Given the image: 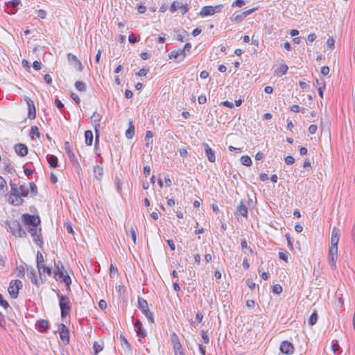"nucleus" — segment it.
<instances>
[{
	"label": "nucleus",
	"instance_id": "50",
	"mask_svg": "<svg viewBox=\"0 0 355 355\" xmlns=\"http://www.w3.org/2000/svg\"><path fill=\"white\" fill-rule=\"evenodd\" d=\"M246 284L251 290H254L255 288V283L251 279H248L246 280Z\"/></svg>",
	"mask_w": 355,
	"mask_h": 355
},
{
	"label": "nucleus",
	"instance_id": "41",
	"mask_svg": "<svg viewBox=\"0 0 355 355\" xmlns=\"http://www.w3.org/2000/svg\"><path fill=\"white\" fill-rule=\"evenodd\" d=\"M316 39V35L315 33H310L307 37L306 44L307 45H311L312 42Z\"/></svg>",
	"mask_w": 355,
	"mask_h": 355
},
{
	"label": "nucleus",
	"instance_id": "57",
	"mask_svg": "<svg viewBox=\"0 0 355 355\" xmlns=\"http://www.w3.org/2000/svg\"><path fill=\"white\" fill-rule=\"evenodd\" d=\"M180 9L182 10V14L184 15L189 11V5L187 3L182 4Z\"/></svg>",
	"mask_w": 355,
	"mask_h": 355
},
{
	"label": "nucleus",
	"instance_id": "20",
	"mask_svg": "<svg viewBox=\"0 0 355 355\" xmlns=\"http://www.w3.org/2000/svg\"><path fill=\"white\" fill-rule=\"evenodd\" d=\"M237 213L240 215H241L243 217L247 218L248 217V207L245 204V202L241 200L240 202V205L237 207L236 209Z\"/></svg>",
	"mask_w": 355,
	"mask_h": 355
},
{
	"label": "nucleus",
	"instance_id": "54",
	"mask_svg": "<svg viewBox=\"0 0 355 355\" xmlns=\"http://www.w3.org/2000/svg\"><path fill=\"white\" fill-rule=\"evenodd\" d=\"M286 164L291 165L293 164L295 162V159L291 155H288L284 159Z\"/></svg>",
	"mask_w": 355,
	"mask_h": 355
},
{
	"label": "nucleus",
	"instance_id": "48",
	"mask_svg": "<svg viewBox=\"0 0 355 355\" xmlns=\"http://www.w3.org/2000/svg\"><path fill=\"white\" fill-rule=\"evenodd\" d=\"M148 71H149V69H146L144 68H142L138 72L136 73V76H146Z\"/></svg>",
	"mask_w": 355,
	"mask_h": 355
},
{
	"label": "nucleus",
	"instance_id": "63",
	"mask_svg": "<svg viewBox=\"0 0 355 355\" xmlns=\"http://www.w3.org/2000/svg\"><path fill=\"white\" fill-rule=\"evenodd\" d=\"M309 130V134H311V135L315 134L316 132V131H317V125H313V124L311 125L309 127V130Z\"/></svg>",
	"mask_w": 355,
	"mask_h": 355
},
{
	"label": "nucleus",
	"instance_id": "8",
	"mask_svg": "<svg viewBox=\"0 0 355 355\" xmlns=\"http://www.w3.org/2000/svg\"><path fill=\"white\" fill-rule=\"evenodd\" d=\"M58 330H59V334H60V338L61 340L62 341L64 345H68L69 343V329L67 328V327L65 324H61L60 325Z\"/></svg>",
	"mask_w": 355,
	"mask_h": 355
},
{
	"label": "nucleus",
	"instance_id": "56",
	"mask_svg": "<svg viewBox=\"0 0 355 355\" xmlns=\"http://www.w3.org/2000/svg\"><path fill=\"white\" fill-rule=\"evenodd\" d=\"M5 188H7V183L6 180L0 176V191H3Z\"/></svg>",
	"mask_w": 355,
	"mask_h": 355
},
{
	"label": "nucleus",
	"instance_id": "5",
	"mask_svg": "<svg viewBox=\"0 0 355 355\" xmlns=\"http://www.w3.org/2000/svg\"><path fill=\"white\" fill-rule=\"evenodd\" d=\"M9 228L12 235L19 238L26 236V231L21 227L20 223L17 220H12L8 223Z\"/></svg>",
	"mask_w": 355,
	"mask_h": 355
},
{
	"label": "nucleus",
	"instance_id": "34",
	"mask_svg": "<svg viewBox=\"0 0 355 355\" xmlns=\"http://www.w3.org/2000/svg\"><path fill=\"white\" fill-rule=\"evenodd\" d=\"M318 313L316 312V311H315L310 316L309 318V325L311 326H313L314 325L317 321H318Z\"/></svg>",
	"mask_w": 355,
	"mask_h": 355
},
{
	"label": "nucleus",
	"instance_id": "18",
	"mask_svg": "<svg viewBox=\"0 0 355 355\" xmlns=\"http://www.w3.org/2000/svg\"><path fill=\"white\" fill-rule=\"evenodd\" d=\"M16 153L20 157H24L28 153V148L25 144H17L15 146Z\"/></svg>",
	"mask_w": 355,
	"mask_h": 355
},
{
	"label": "nucleus",
	"instance_id": "2",
	"mask_svg": "<svg viewBox=\"0 0 355 355\" xmlns=\"http://www.w3.org/2000/svg\"><path fill=\"white\" fill-rule=\"evenodd\" d=\"M54 266L55 268V270L54 271V278L57 281L60 280L61 282H64L65 284L67 290L68 291H70V285L71 284V279L69 275L67 274V272L64 269V267L62 265V262L54 261Z\"/></svg>",
	"mask_w": 355,
	"mask_h": 355
},
{
	"label": "nucleus",
	"instance_id": "13",
	"mask_svg": "<svg viewBox=\"0 0 355 355\" xmlns=\"http://www.w3.org/2000/svg\"><path fill=\"white\" fill-rule=\"evenodd\" d=\"M205 155L210 162H215L216 161V155L215 151L212 150V148L207 144V143L203 142L202 144Z\"/></svg>",
	"mask_w": 355,
	"mask_h": 355
},
{
	"label": "nucleus",
	"instance_id": "49",
	"mask_svg": "<svg viewBox=\"0 0 355 355\" xmlns=\"http://www.w3.org/2000/svg\"><path fill=\"white\" fill-rule=\"evenodd\" d=\"M279 258L286 262L288 261V252H279Z\"/></svg>",
	"mask_w": 355,
	"mask_h": 355
},
{
	"label": "nucleus",
	"instance_id": "33",
	"mask_svg": "<svg viewBox=\"0 0 355 355\" xmlns=\"http://www.w3.org/2000/svg\"><path fill=\"white\" fill-rule=\"evenodd\" d=\"M153 133L150 130H148L146 133L145 141H146V146H148L150 144H153Z\"/></svg>",
	"mask_w": 355,
	"mask_h": 355
},
{
	"label": "nucleus",
	"instance_id": "43",
	"mask_svg": "<svg viewBox=\"0 0 355 355\" xmlns=\"http://www.w3.org/2000/svg\"><path fill=\"white\" fill-rule=\"evenodd\" d=\"M27 105H28V111H36L34 103L31 99L26 100Z\"/></svg>",
	"mask_w": 355,
	"mask_h": 355
},
{
	"label": "nucleus",
	"instance_id": "52",
	"mask_svg": "<svg viewBox=\"0 0 355 355\" xmlns=\"http://www.w3.org/2000/svg\"><path fill=\"white\" fill-rule=\"evenodd\" d=\"M244 5H245V1L243 0H236L232 3L233 7L236 6V7H239V8H241Z\"/></svg>",
	"mask_w": 355,
	"mask_h": 355
},
{
	"label": "nucleus",
	"instance_id": "30",
	"mask_svg": "<svg viewBox=\"0 0 355 355\" xmlns=\"http://www.w3.org/2000/svg\"><path fill=\"white\" fill-rule=\"evenodd\" d=\"M39 274H40V279L37 277V276L30 277L31 282L33 284H35V286H37V287H39L40 285L43 284L45 281V279H42V273L40 272Z\"/></svg>",
	"mask_w": 355,
	"mask_h": 355
},
{
	"label": "nucleus",
	"instance_id": "4",
	"mask_svg": "<svg viewBox=\"0 0 355 355\" xmlns=\"http://www.w3.org/2000/svg\"><path fill=\"white\" fill-rule=\"evenodd\" d=\"M339 238L331 237V247L329 250V263L331 269L336 268V262L338 259V243Z\"/></svg>",
	"mask_w": 355,
	"mask_h": 355
},
{
	"label": "nucleus",
	"instance_id": "37",
	"mask_svg": "<svg viewBox=\"0 0 355 355\" xmlns=\"http://www.w3.org/2000/svg\"><path fill=\"white\" fill-rule=\"evenodd\" d=\"M75 87L80 92H84L86 89V85L82 81H76L75 83Z\"/></svg>",
	"mask_w": 355,
	"mask_h": 355
},
{
	"label": "nucleus",
	"instance_id": "32",
	"mask_svg": "<svg viewBox=\"0 0 355 355\" xmlns=\"http://www.w3.org/2000/svg\"><path fill=\"white\" fill-rule=\"evenodd\" d=\"M241 162L243 165L250 166L252 165V162L251 158L248 155H243L241 157Z\"/></svg>",
	"mask_w": 355,
	"mask_h": 355
},
{
	"label": "nucleus",
	"instance_id": "47",
	"mask_svg": "<svg viewBox=\"0 0 355 355\" xmlns=\"http://www.w3.org/2000/svg\"><path fill=\"white\" fill-rule=\"evenodd\" d=\"M95 133H96V135H95V144H94L95 147L94 148H95V150H97L98 146L99 144V137H100L99 130H95Z\"/></svg>",
	"mask_w": 355,
	"mask_h": 355
},
{
	"label": "nucleus",
	"instance_id": "25",
	"mask_svg": "<svg viewBox=\"0 0 355 355\" xmlns=\"http://www.w3.org/2000/svg\"><path fill=\"white\" fill-rule=\"evenodd\" d=\"M129 127L128 130L125 131V137L128 139H132L135 135V125L133 121L132 120L129 121Z\"/></svg>",
	"mask_w": 355,
	"mask_h": 355
},
{
	"label": "nucleus",
	"instance_id": "15",
	"mask_svg": "<svg viewBox=\"0 0 355 355\" xmlns=\"http://www.w3.org/2000/svg\"><path fill=\"white\" fill-rule=\"evenodd\" d=\"M21 3L20 0H12L6 3V11L8 14H15L17 10L18 6Z\"/></svg>",
	"mask_w": 355,
	"mask_h": 355
},
{
	"label": "nucleus",
	"instance_id": "9",
	"mask_svg": "<svg viewBox=\"0 0 355 355\" xmlns=\"http://www.w3.org/2000/svg\"><path fill=\"white\" fill-rule=\"evenodd\" d=\"M133 325L135 328L137 336L140 338H144L146 336V331L142 327V323L140 320H134V317H132Z\"/></svg>",
	"mask_w": 355,
	"mask_h": 355
},
{
	"label": "nucleus",
	"instance_id": "28",
	"mask_svg": "<svg viewBox=\"0 0 355 355\" xmlns=\"http://www.w3.org/2000/svg\"><path fill=\"white\" fill-rule=\"evenodd\" d=\"M37 326L41 332H44L49 329V323L46 320H41L38 321Z\"/></svg>",
	"mask_w": 355,
	"mask_h": 355
},
{
	"label": "nucleus",
	"instance_id": "31",
	"mask_svg": "<svg viewBox=\"0 0 355 355\" xmlns=\"http://www.w3.org/2000/svg\"><path fill=\"white\" fill-rule=\"evenodd\" d=\"M103 349V343H100L98 342H94L93 345V349L94 351V354L98 355V354L101 352Z\"/></svg>",
	"mask_w": 355,
	"mask_h": 355
},
{
	"label": "nucleus",
	"instance_id": "46",
	"mask_svg": "<svg viewBox=\"0 0 355 355\" xmlns=\"http://www.w3.org/2000/svg\"><path fill=\"white\" fill-rule=\"evenodd\" d=\"M42 270L43 272H46L48 275H52V268L49 266H46L44 264L42 267Z\"/></svg>",
	"mask_w": 355,
	"mask_h": 355
},
{
	"label": "nucleus",
	"instance_id": "38",
	"mask_svg": "<svg viewBox=\"0 0 355 355\" xmlns=\"http://www.w3.org/2000/svg\"><path fill=\"white\" fill-rule=\"evenodd\" d=\"M180 6H181V5H180V3H179V2H178V1H173V2L171 3V6H170V8H169L170 12H171V13H174L175 11H177V10H178V8H180Z\"/></svg>",
	"mask_w": 355,
	"mask_h": 355
},
{
	"label": "nucleus",
	"instance_id": "10",
	"mask_svg": "<svg viewBox=\"0 0 355 355\" xmlns=\"http://www.w3.org/2000/svg\"><path fill=\"white\" fill-rule=\"evenodd\" d=\"M64 149L71 162L73 163V165L76 166V168H80L79 162L78 159L76 158L75 155L73 154L71 148V145L69 141H65Z\"/></svg>",
	"mask_w": 355,
	"mask_h": 355
},
{
	"label": "nucleus",
	"instance_id": "3",
	"mask_svg": "<svg viewBox=\"0 0 355 355\" xmlns=\"http://www.w3.org/2000/svg\"><path fill=\"white\" fill-rule=\"evenodd\" d=\"M53 291L56 293V295L58 297L60 315L61 318L63 319L69 314L71 311V307L70 300L67 295H61L58 290L56 291L53 289Z\"/></svg>",
	"mask_w": 355,
	"mask_h": 355
},
{
	"label": "nucleus",
	"instance_id": "14",
	"mask_svg": "<svg viewBox=\"0 0 355 355\" xmlns=\"http://www.w3.org/2000/svg\"><path fill=\"white\" fill-rule=\"evenodd\" d=\"M171 343L173 345L174 354L176 352H178L183 351V348L180 342L178 336L175 333H173L171 335Z\"/></svg>",
	"mask_w": 355,
	"mask_h": 355
},
{
	"label": "nucleus",
	"instance_id": "59",
	"mask_svg": "<svg viewBox=\"0 0 355 355\" xmlns=\"http://www.w3.org/2000/svg\"><path fill=\"white\" fill-rule=\"evenodd\" d=\"M320 73H321L323 76H327V75H328V74H329V67H327V66H324V67H321Z\"/></svg>",
	"mask_w": 355,
	"mask_h": 355
},
{
	"label": "nucleus",
	"instance_id": "53",
	"mask_svg": "<svg viewBox=\"0 0 355 355\" xmlns=\"http://www.w3.org/2000/svg\"><path fill=\"white\" fill-rule=\"evenodd\" d=\"M332 237L339 238L340 236V230L336 227H334L332 230L331 232Z\"/></svg>",
	"mask_w": 355,
	"mask_h": 355
},
{
	"label": "nucleus",
	"instance_id": "64",
	"mask_svg": "<svg viewBox=\"0 0 355 355\" xmlns=\"http://www.w3.org/2000/svg\"><path fill=\"white\" fill-rule=\"evenodd\" d=\"M98 306L101 309L105 310L107 308V302L104 300H101L98 302Z\"/></svg>",
	"mask_w": 355,
	"mask_h": 355
},
{
	"label": "nucleus",
	"instance_id": "29",
	"mask_svg": "<svg viewBox=\"0 0 355 355\" xmlns=\"http://www.w3.org/2000/svg\"><path fill=\"white\" fill-rule=\"evenodd\" d=\"M10 187H11V193H10V199L12 198V197H15V199H19V191L17 187V185L15 184H13V183H10ZM11 200H10V201Z\"/></svg>",
	"mask_w": 355,
	"mask_h": 355
},
{
	"label": "nucleus",
	"instance_id": "22",
	"mask_svg": "<svg viewBox=\"0 0 355 355\" xmlns=\"http://www.w3.org/2000/svg\"><path fill=\"white\" fill-rule=\"evenodd\" d=\"M44 259L42 254L41 253V252L37 251V255H36V265H37V268L38 270L39 273H40L42 267L44 265Z\"/></svg>",
	"mask_w": 355,
	"mask_h": 355
},
{
	"label": "nucleus",
	"instance_id": "58",
	"mask_svg": "<svg viewBox=\"0 0 355 355\" xmlns=\"http://www.w3.org/2000/svg\"><path fill=\"white\" fill-rule=\"evenodd\" d=\"M165 36H166V34L165 33H161L158 38H157V43H159V44H163L166 41V38H165Z\"/></svg>",
	"mask_w": 355,
	"mask_h": 355
},
{
	"label": "nucleus",
	"instance_id": "24",
	"mask_svg": "<svg viewBox=\"0 0 355 355\" xmlns=\"http://www.w3.org/2000/svg\"><path fill=\"white\" fill-rule=\"evenodd\" d=\"M47 162L49 164V166L51 168H55L58 166V159L55 155H47L46 156Z\"/></svg>",
	"mask_w": 355,
	"mask_h": 355
},
{
	"label": "nucleus",
	"instance_id": "26",
	"mask_svg": "<svg viewBox=\"0 0 355 355\" xmlns=\"http://www.w3.org/2000/svg\"><path fill=\"white\" fill-rule=\"evenodd\" d=\"M93 172L97 180H100L102 178L103 175V168L102 166L99 165L94 166Z\"/></svg>",
	"mask_w": 355,
	"mask_h": 355
},
{
	"label": "nucleus",
	"instance_id": "39",
	"mask_svg": "<svg viewBox=\"0 0 355 355\" xmlns=\"http://www.w3.org/2000/svg\"><path fill=\"white\" fill-rule=\"evenodd\" d=\"M272 291L274 294L279 295L282 292V287L279 284H275Z\"/></svg>",
	"mask_w": 355,
	"mask_h": 355
},
{
	"label": "nucleus",
	"instance_id": "60",
	"mask_svg": "<svg viewBox=\"0 0 355 355\" xmlns=\"http://www.w3.org/2000/svg\"><path fill=\"white\" fill-rule=\"evenodd\" d=\"M55 105L58 107V109L59 110H62V108H64V104L62 103V101L60 100H59L58 98H56L55 100Z\"/></svg>",
	"mask_w": 355,
	"mask_h": 355
},
{
	"label": "nucleus",
	"instance_id": "44",
	"mask_svg": "<svg viewBox=\"0 0 355 355\" xmlns=\"http://www.w3.org/2000/svg\"><path fill=\"white\" fill-rule=\"evenodd\" d=\"M30 190H31V193L33 196H36L37 195V188L36 184L34 182H31L30 183Z\"/></svg>",
	"mask_w": 355,
	"mask_h": 355
},
{
	"label": "nucleus",
	"instance_id": "17",
	"mask_svg": "<svg viewBox=\"0 0 355 355\" xmlns=\"http://www.w3.org/2000/svg\"><path fill=\"white\" fill-rule=\"evenodd\" d=\"M185 57L186 53L184 52V50H183V49H180L177 51L173 50L168 54L169 59H176L180 58L178 62L182 61Z\"/></svg>",
	"mask_w": 355,
	"mask_h": 355
},
{
	"label": "nucleus",
	"instance_id": "55",
	"mask_svg": "<svg viewBox=\"0 0 355 355\" xmlns=\"http://www.w3.org/2000/svg\"><path fill=\"white\" fill-rule=\"evenodd\" d=\"M41 66H42V63L40 61L35 60L33 63V67L36 71L41 69Z\"/></svg>",
	"mask_w": 355,
	"mask_h": 355
},
{
	"label": "nucleus",
	"instance_id": "1",
	"mask_svg": "<svg viewBox=\"0 0 355 355\" xmlns=\"http://www.w3.org/2000/svg\"><path fill=\"white\" fill-rule=\"evenodd\" d=\"M21 220L27 227V230L31 234L35 244L42 247L44 243L41 233L42 230L40 227L37 228L41 223L40 218L38 216L24 214L21 216Z\"/></svg>",
	"mask_w": 355,
	"mask_h": 355
},
{
	"label": "nucleus",
	"instance_id": "35",
	"mask_svg": "<svg viewBox=\"0 0 355 355\" xmlns=\"http://www.w3.org/2000/svg\"><path fill=\"white\" fill-rule=\"evenodd\" d=\"M30 135L32 139H34L35 137L39 138L40 137V133L38 128L37 126H32Z\"/></svg>",
	"mask_w": 355,
	"mask_h": 355
},
{
	"label": "nucleus",
	"instance_id": "16",
	"mask_svg": "<svg viewBox=\"0 0 355 355\" xmlns=\"http://www.w3.org/2000/svg\"><path fill=\"white\" fill-rule=\"evenodd\" d=\"M102 119V116L100 112H93L90 116V121L95 130H99L100 121Z\"/></svg>",
	"mask_w": 355,
	"mask_h": 355
},
{
	"label": "nucleus",
	"instance_id": "21",
	"mask_svg": "<svg viewBox=\"0 0 355 355\" xmlns=\"http://www.w3.org/2000/svg\"><path fill=\"white\" fill-rule=\"evenodd\" d=\"M201 17H207L214 15V11L211 6H203L199 12Z\"/></svg>",
	"mask_w": 355,
	"mask_h": 355
},
{
	"label": "nucleus",
	"instance_id": "12",
	"mask_svg": "<svg viewBox=\"0 0 355 355\" xmlns=\"http://www.w3.org/2000/svg\"><path fill=\"white\" fill-rule=\"evenodd\" d=\"M19 199H17V202H15L13 199L10 201V203L15 205H21L24 202V200L21 197H26L28 195V190L26 188L24 185L19 186Z\"/></svg>",
	"mask_w": 355,
	"mask_h": 355
},
{
	"label": "nucleus",
	"instance_id": "61",
	"mask_svg": "<svg viewBox=\"0 0 355 355\" xmlns=\"http://www.w3.org/2000/svg\"><path fill=\"white\" fill-rule=\"evenodd\" d=\"M37 17H40V18H41V19H44V18H46V11H45V10H42V9L39 10L37 11Z\"/></svg>",
	"mask_w": 355,
	"mask_h": 355
},
{
	"label": "nucleus",
	"instance_id": "45",
	"mask_svg": "<svg viewBox=\"0 0 355 355\" xmlns=\"http://www.w3.org/2000/svg\"><path fill=\"white\" fill-rule=\"evenodd\" d=\"M0 305L4 309H7L9 307L8 302L3 299L2 295L0 293Z\"/></svg>",
	"mask_w": 355,
	"mask_h": 355
},
{
	"label": "nucleus",
	"instance_id": "42",
	"mask_svg": "<svg viewBox=\"0 0 355 355\" xmlns=\"http://www.w3.org/2000/svg\"><path fill=\"white\" fill-rule=\"evenodd\" d=\"M120 339H121V345H125L128 349H130L131 345L128 343L127 339L123 336H122V335H121Z\"/></svg>",
	"mask_w": 355,
	"mask_h": 355
},
{
	"label": "nucleus",
	"instance_id": "19",
	"mask_svg": "<svg viewBox=\"0 0 355 355\" xmlns=\"http://www.w3.org/2000/svg\"><path fill=\"white\" fill-rule=\"evenodd\" d=\"M67 58H68V60L70 62H73L75 63V67H77L78 70L79 71H82L83 70V64L82 62L78 59V58L72 54V53H68L67 54Z\"/></svg>",
	"mask_w": 355,
	"mask_h": 355
},
{
	"label": "nucleus",
	"instance_id": "23",
	"mask_svg": "<svg viewBox=\"0 0 355 355\" xmlns=\"http://www.w3.org/2000/svg\"><path fill=\"white\" fill-rule=\"evenodd\" d=\"M288 69V67L286 64H282L275 71V73L276 76L281 77L287 73Z\"/></svg>",
	"mask_w": 355,
	"mask_h": 355
},
{
	"label": "nucleus",
	"instance_id": "7",
	"mask_svg": "<svg viewBox=\"0 0 355 355\" xmlns=\"http://www.w3.org/2000/svg\"><path fill=\"white\" fill-rule=\"evenodd\" d=\"M22 287V282L19 280H12L8 288L10 297L16 299L18 297L19 290Z\"/></svg>",
	"mask_w": 355,
	"mask_h": 355
},
{
	"label": "nucleus",
	"instance_id": "40",
	"mask_svg": "<svg viewBox=\"0 0 355 355\" xmlns=\"http://www.w3.org/2000/svg\"><path fill=\"white\" fill-rule=\"evenodd\" d=\"M187 35V32L185 30H182L178 33V40L183 42Z\"/></svg>",
	"mask_w": 355,
	"mask_h": 355
},
{
	"label": "nucleus",
	"instance_id": "11",
	"mask_svg": "<svg viewBox=\"0 0 355 355\" xmlns=\"http://www.w3.org/2000/svg\"><path fill=\"white\" fill-rule=\"evenodd\" d=\"M279 350L282 354L291 355L294 352V346L291 342L284 340L281 343Z\"/></svg>",
	"mask_w": 355,
	"mask_h": 355
},
{
	"label": "nucleus",
	"instance_id": "27",
	"mask_svg": "<svg viewBox=\"0 0 355 355\" xmlns=\"http://www.w3.org/2000/svg\"><path fill=\"white\" fill-rule=\"evenodd\" d=\"M94 135L91 130H86L85 132V141L87 146H92L93 143Z\"/></svg>",
	"mask_w": 355,
	"mask_h": 355
},
{
	"label": "nucleus",
	"instance_id": "36",
	"mask_svg": "<svg viewBox=\"0 0 355 355\" xmlns=\"http://www.w3.org/2000/svg\"><path fill=\"white\" fill-rule=\"evenodd\" d=\"M245 19L243 12L240 14H234L232 18L231 19L232 21L239 23Z\"/></svg>",
	"mask_w": 355,
	"mask_h": 355
},
{
	"label": "nucleus",
	"instance_id": "51",
	"mask_svg": "<svg viewBox=\"0 0 355 355\" xmlns=\"http://www.w3.org/2000/svg\"><path fill=\"white\" fill-rule=\"evenodd\" d=\"M24 267L22 266H19L17 267V276L19 277H24Z\"/></svg>",
	"mask_w": 355,
	"mask_h": 355
},
{
	"label": "nucleus",
	"instance_id": "62",
	"mask_svg": "<svg viewBox=\"0 0 355 355\" xmlns=\"http://www.w3.org/2000/svg\"><path fill=\"white\" fill-rule=\"evenodd\" d=\"M334 44H335V40L333 37H329L328 38L327 41V45L329 47V48H333L334 47Z\"/></svg>",
	"mask_w": 355,
	"mask_h": 355
},
{
	"label": "nucleus",
	"instance_id": "6",
	"mask_svg": "<svg viewBox=\"0 0 355 355\" xmlns=\"http://www.w3.org/2000/svg\"><path fill=\"white\" fill-rule=\"evenodd\" d=\"M138 308L150 322H154L153 313L149 310L147 301L139 296H138Z\"/></svg>",
	"mask_w": 355,
	"mask_h": 355
}]
</instances>
